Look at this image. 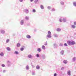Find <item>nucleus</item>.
I'll return each instance as SVG.
<instances>
[{
    "label": "nucleus",
    "instance_id": "23",
    "mask_svg": "<svg viewBox=\"0 0 76 76\" xmlns=\"http://www.w3.org/2000/svg\"><path fill=\"white\" fill-rule=\"evenodd\" d=\"M40 8L41 9H44V6L42 5H40Z\"/></svg>",
    "mask_w": 76,
    "mask_h": 76
},
{
    "label": "nucleus",
    "instance_id": "53",
    "mask_svg": "<svg viewBox=\"0 0 76 76\" xmlns=\"http://www.w3.org/2000/svg\"><path fill=\"white\" fill-rule=\"evenodd\" d=\"M75 76V75H74V76Z\"/></svg>",
    "mask_w": 76,
    "mask_h": 76
},
{
    "label": "nucleus",
    "instance_id": "49",
    "mask_svg": "<svg viewBox=\"0 0 76 76\" xmlns=\"http://www.w3.org/2000/svg\"><path fill=\"white\" fill-rule=\"evenodd\" d=\"M32 67H33V68H34L35 67V66H34L33 65H32Z\"/></svg>",
    "mask_w": 76,
    "mask_h": 76
},
{
    "label": "nucleus",
    "instance_id": "35",
    "mask_svg": "<svg viewBox=\"0 0 76 76\" xmlns=\"http://www.w3.org/2000/svg\"><path fill=\"white\" fill-rule=\"evenodd\" d=\"M59 21L60 22H62V19L61 18H60L59 19Z\"/></svg>",
    "mask_w": 76,
    "mask_h": 76
},
{
    "label": "nucleus",
    "instance_id": "36",
    "mask_svg": "<svg viewBox=\"0 0 76 76\" xmlns=\"http://www.w3.org/2000/svg\"><path fill=\"white\" fill-rule=\"evenodd\" d=\"M60 47H63V45L62 43H60L59 44Z\"/></svg>",
    "mask_w": 76,
    "mask_h": 76
},
{
    "label": "nucleus",
    "instance_id": "24",
    "mask_svg": "<svg viewBox=\"0 0 76 76\" xmlns=\"http://www.w3.org/2000/svg\"><path fill=\"white\" fill-rule=\"evenodd\" d=\"M42 49H43V50H45V47L44 45H42Z\"/></svg>",
    "mask_w": 76,
    "mask_h": 76
},
{
    "label": "nucleus",
    "instance_id": "48",
    "mask_svg": "<svg viewBox=\"0 0 76 76\" xmlns=\"http://www.w3.org/2000/svg\"><path fill=\"white\" fill-rule=\"evenodd\" d=\"M6 72V70H4L3 71V73H5Z\"/></svg>",
    "mask_w": 76,
    "mask_h": 76
},
{
    "label": "nucleus",
    "instance_id": "18",
    "mask_svg": "<svg viewBox=\"0 0 76 76\" xmlns=\"http://www.w3.org/2000/svg\"><path fill=\"white\" fill-rule=\"evenodd\" d=\"M73 4L74 6H75V7H76V2L74 1L73 2Z\"/></svg>",
    "mask_w": 76,
    "mask_h": 76
},
{
    "label": "nucleus",
    "instance_id": "15",
    "mask_svg": "<svg viewBox=\"0 0 76 76\" xmlns=\"http://www.w3.org/2000/svg\"><path fill=\"white\" fill-rule=\"evenodd\" d=\"M63 62L64 64H67V63L68 62L67 60H64Z\"/></svg>",
    "mask_w": 76,
    "mask_h": 76
},
{
    "label": "nucleus",
    "instance_id": "41",
    "mask_svg": "<svg viewBox=\"0 0 76 76\" xmlns=\"http://www.w3.org/2000/svg\"><path fill=\"white\" fill-rule=\"evenodd\" d=\"M32 75H35V72H33L32 73Z\"/></svg>",
    "mask_w": 76,
    "mask_h": 76
},
{
    "label": "nucleus",
    "instance_id": "45",
    "mask_svg": "<svg viewBox=\"0 0 76 76\" xmlns=\"http://www.w3.org/2000/svg\"><path fill=\"white\" fill-rule=\"evenodd\" d=\"M54 76H57V73H55L54 75Z\"/></svg>",
    "mask_w": 76,
    "mask_h": 76
},
{
    "label": "nucleus",
    "instance_id": "47",
    "mask_svg": "<svg viewBox=\"0 0 76 76\" xmlns=\"http://www.w3.org/2000/svg\"><path fill=\"white\" fill-rule=\"evenodd\" d=\"M64 67H62L61 68V70H64Z\"/></svg>",
    "mask_w": 76,
    "mask_h": 76
},
{
    "label": "nucleus",
    "instance_id": "43",
    "mask_svg": "<svg viewBox=\"0 0 76 76\" xmlns=\"http://www.w3.org/2000/svg\"><path fill=\"white\" fill-rule=\"evenodd\" d=\"M45 45H47V41H46V42L45 43Z\"/></svg>",
    "mask_w": 76,
    "mask_h": 76
},
{
    "label": "nucleus",
    "instance_id": "19",
    "mask_svg": "<svg viewBox=\"0 0 76 76\" xmlns=\"http://www.w3.org/2000/svg\"><path fill=\"white\" fill-rule=\"evenodd\" d=\"M37 51L38 52H41V48H38L37 49Z\"/></svg>",
    "mask_w": 76,
    "mask_h": 76
},
{
    "label": "nucleus",
    "instance_id": "11",
    "mask_svg": "<svg viewBox=\"0 0 76 76\" xmlns=\"http://www.w3.org/2000/svg\"><path fill=\"white\" fill-rule=\"evenodd\" d=\"M64 50H61L60 52L61 55H63L64 54Z\"/></svg>",
    "mask_w": 76,
    "mask_h": 76
},
{
    "label": "nucleus",
    "instance_id": "30",
    "mask_svg": "<svg viewBox=\"0 0 76 76\" xmlns=\"http://www.w3.org/2000/svg\"><path fill=\"white\" fill-rule=\"evenodd\" d=\"M36 56L38 58L39 57V54H37L36 55Z\"/></svg>",
    "mask_w": 76,
    "mask_h": 76
},
{
    "label": "nucleus",
    "instance_id": "33",
    "mask_svg": "<svg viewBox=\"0 0 76 76\" xmlns=\"http://www.w3.org/2000/svg\"><path fill=\"white\" fill-rule=\"evenodd\" d=\"M20 51H23L24 50V48H21L20 49Z\"/></svg>",
    "mask_w": 76,
    "mask_h": 76
},
{
    "label": "nucleus",
    "instance_id": "10",
    "mask_svg": "<svg viewBox=\"0 0 76 76\" xmlns=\"http://www.w3.org/2000/svg\"><path fill=\"white\" fill-rule=\"evenodd\" d=\"M1 34H4L5 33V31H4V30H1Z\"/></svg>",
    "mask_w": 76,
    "mask_h": 76
},
{
    "label": "nucleus",
    "instance_id": "21",
    "mask_svg": "<svg viewBox=\"0 0 76 76\" xmlns=\"http://www.w3.org/2000/svg\"><path fill=\"white\" fill-rule=\"evenodd\" d=\"M0 55L1 57H3V56H4V54L3 52H1L0 54Z\"/></svg>",
    "mask_w": 76,
    "mask_h": 76
},
{
    "label": "nucleus",
    "instance_id": "51",
    "mask_svg": "<svg viewBox=\"0 0 76 76\" xmlns=\"http://www.w3.org/2000/svg\"><path fill=\"white\" fill-rule=\"evenodd\" d=\"M34 0H30V1L31 2H32V1H33Z\"/></svg>",
    "mask_w": 76,
    "mask_h": 76
},
{
    "label": "nucleus",
    "instance_id": "46",
    "mask_svg": "<svg viewBox=\"0 0 76 76\" xmlns=\"http://www.w3.org/2000/svg\"><path fill=\"white\" fill-rule=\"evenodd\" d=\"M74 23L75 25H76V22H74Z\"/></svg>",
    "mask_w": 76,
    "mask_h": 76
},
{
    "label": "nucleus",
    "instance_id": "16",
    "mask_svg": "<svg viewBox=\"0 0 76 76\" xmlns=\"http://www.w3.org/2000/svg\"><path fill=\"white\" fill-rule=\"evenodd\" d=\"M26 70H29V66L27 65L26 66Z\"/></svg>",
    "mask_w": 76,
    "mask_h": 76
},
{
    "label": "nucleus",
    "instance_id": "52",
    "mask_svg": "<svg viewBox=\"0 0 76 76\" xmlns=\"http://www.w3.org/2000/svg\"><path fill=\"white\" fill-rule=\"evenodd\" d=\"M34 31H36V30H35V29L34 30Z\"/></svg>",
    "mask_w": 76,
    "mask_h": 76
},
{
    "label": "nucleus",
    "instance_id": "50",
    "mask_svg": "<svg viewBox=\"0 0 76 76\" xmlns=\"http://www.w3.org/2000/svg\"><path fill=\"white\" fill-rule=\"evenodd\" d=\"M19 1L20 2H22V1H23V0H19Z\"/></svg>",
    "mask_w": 76,
    "mask_h": 76
},
{
    "label": "nucleus",
    "instance_id": "12",
    "mask_svg": "<svg viewBox=\"0 0 76 76\" xmlns=\"http://www.w3.org/2000/svg\"><path fill=\"white\" fill-rule=\"evenodd\" d=\"M17 47H20V44L19 43H18L17 44Z\"/></svg>",
    "mask_w": 76,
    "mask_h": 76
},
{
    "label": "nucleus",
    "instance_id": "17",
    "mask_svg": "<svg viewBox=\"0 0 76 76\" xmlns=\"http://www.w3.org/2000/svg\"><path fill=\"white\" fill-rule=\"evenodd\" d=\"M60 3L61 4V5H62V6H63V5L64 4V2L63 1H61L60 2Z\"/></svg>",
    "mask_w": 76,
    "mask_h": 76
},
{
    "label": "nucleus",
    "instance_id": "37",
    "mask_svg": "<svg viewBox=\"0 0 76 76\" xmlns=\"http://www.w3.org/2000/svg\"><path fill=\"white\" fill-rule=\"evenodd\" d=\"M47 8H48V9L49 10H50V9H51V7L48 6L47 7Z\"/></svg>",
    "mask_w": 76,
    "mask_h": 76
},
{
    "label": "nucleus",
    "instance_id": "42",
    "mask_svg": "<svg viewBox=\"0 0 76 76\" xmlns=\"http://www.w3.org/2000/svg\"><path fill=\"white\" fill-rule=\"evenodd\" d=\"M1 66L2 67H5V65L4 64H2L1 65Z\"/></svg>",
    "mask_w": 76,
    "mask_h": 76
},
{
    "label": "nucleus",
    "instance_id": "8",
    "mask_svg": "<svg viewBox=\"0 0 76 76\" xmlns=\"http://www.w3.org/2000/svg\"><path fill=\"white\" fill-rule=\"evenodd\" d=\"M63 21L64 22H66V21H67V18L65 17L63 18Z\"/></svg>",
    "mask_w": 76,
    "mask_h": 76
},
{
    "label": "nucleus",
    "instance_id": "7",
    "mask_svg": "<svg viewBox=\"0 0 76 76\" xmlns=\"http://www.w3.org/2000/svg\"><path fill=\"white\" fill-rule=\"evenodd\" d=\"M27 57L29 58H31V59L33 58V56H32V55H31V54H29L28 55V56H27Z\"/></svg>",
    "mask_w": 76,
    "mask_h": 76
},
{
    "label": "nucleus",
    "instance_id": "22",
    "mask_svg": "<svg viewBox=\"0 0 76 76\" xmlns=\"http://www.w3.org/2000/svg\"><path fill=\"white\" fill-rule=\"evenodd\" d=\"M7 50H8V51H10V50H11V49L9 47H7Z\"/></svg>",
    "mask_w": 76,
    "mask_h": 76
},
{
    "label": "nucleus",
    "instance_id": "39",
    "mask_svg": "<svg viewBox=\"0 0 76 76\" xmlns=\"http://www.w3.org/2000/svg\"><path fill=\"white\" fill-rule=\"evenodd\" d=\"M55 10H55V9L54 8H53L52 9V10H51V11L52 12H53L54 11H55Z\"/></svg>",
    "mask_w": 76,
    "mask_h": 76
},
{
    "label": "nucleus",
    "instance_id": "28",
    "mask_svg": "<svg viewBox=\"0 0 76 76\" xmlns=\"http://www.w3.org/2000/svg\"><path fill=\"white\" fill-rule=\"evenodd\" d=\"M25 19L26 20H29V17L26 16L25 18Z\"/></svg>",
    "mask_w": 76,
    "mask_h": 76
},
{
    "label": "nucleus",
    "instance_id": "32",
    "mask_svg": "<svg viewBox=\"0 0 76 76\" xmlns=\"http://www.w3.org/2000/svg\"><path fill=\"white\" fill-rule=\"evenodd\" d=\"M71 26L73 29H75V25H72Z\"/></svg>",
    "mask_w": 76,
    "mask_h": 76
},
{
    "label": "nucleus",
    "instance_id": "2",
    "mask_svg": "<svg viewBox=\"0 0 76 76\" xmlns=\"http://www.w3.org/2000/svg\"><path fill=\"white\" fill-rule=\"evenodd\" d=\"M48 34L46 36V39H48V38H51L52 37L51 36V32L50 31H49L48 32Z\"/></svg>",
    "mask_w": 76,
    "mask_h": 76
},
{
    "label": "nucleus",
    "instance_id": "1",
    "mask_svg": "<svg viewBox=\"0 0 76 76\" xmlns=\"http://www.w3.org/2000/svg\"><path fill=\"white\" fill-rule=\"evenodd\" d=\"M67 42L69 45H75V41H71L70 40H68L67 41Z\"/></svg>",
    "mask_w": 76,
    "mask_h": 76
},
{
    "label": "nucleus",
    "instance_id": "34",
    "mask_svg": "<svg viewBox=\"0 0 76 76\" xmlns=\"http://www.w3.org/2000/svg\"><path fill=\"white\" fill-rule=\"evenodd\" d=\"M68 46V45H67V44L66 43H65L64 44V46H65V47H67Z\"/></svg>",
    "mask_w": 76,
    "mask_h": 76
},
{
    "label": "nucleus",
    "instance_id": "4",
    "mask_svg": "<svg viewBox=\"0 0 76 76\" xmlns=\"http://www.w3.org/2000/svg\"><path fill=\"white\" fill-rule=\"evenodd\" d=\"M7 64L8 67H10L11 66V64H12V63L10 61H7Z\"/></svg>",
    "mask_w": 76,
    "mask_h": 76
},
{
    "label": "nucleus",
    "instance_id": "38",
    "mask_svg": "<svg viewBox=\"0 0 76 76\" xmlns=\"http://www.w3.org/2000/svg\"><path fill=\"white\" fill-rule=\"evenodd\" d=\"M38 1V0H34V2L35 3H37V2Z\"/></svg>",
    "mask_w": 76,
    "mask_h": 76
},
{
    "label": "nucleus",
    "instance_id": "44",
    "mask_svg": "<svg viewBox=\"0 0 76 76\" xmlns=\"http://www.w3.org/2000/svg\"><path fill=\"white\" fill-rule=\"evenodd\" d=\"M30 25V23H27V26H29Z\"/></svg>",
    "mask_w": 76,
    "mask_h": 76
},
{
    "label": "nucleus",
    "instance_id": "27",
    "mask_svg": "<svg viewBox=\"0 0 76 76\" xmlns=\"http://www.w3.org/2000/svg\"><path fill=\"white\" fill-rule=\"evenodd\" d=\"M76 60V58L75 57H74L72 59V60L73 61H75V60Z\"/></svg>",
    "mask_w": 76,
    "mask_h": 76
},
{
    "label": "nucleus",
    "instance_id": "13",
    "mask_svg": "<svg viewBox=\"0 0 76 76\" xmlns=\"http://www.w3.org/2000/svg\"><path fill=\"white\" fill-rule=\"evenodd\" d=\"M71 72L69 70L67 72V74L69 76H70V75H71Z\"/></svg>",
    "mask_w": 76,
    "mask_h": 76
},
{
    "label": "nucleus",
    "instance_id": "3",
    "mask_svg": "<svg viewBox=\"0 0 76 76\" xmlns=\"http://www.w3.org/2000/svg\"><path fill=\"white\" fill-rule=\"evenodd\" d=\"M45 58H46V56L45 54L42 55L40 56L41 60H44V59H45Z\"/></svg>",
    "mask_w": 76,
    "mask_h": 76
},
{
    "label": "nucleus",
    "instance_id": "40",
    "mask_svg": "<svg viewBox=\"0 0 76 76\" xmlns=\"http://www.w3.org/2000/svg\"><path fill=\"white\" fill-rule=\"evenodd\" d=\"M9 42V39H7L6 40V43H8V42Z\"/></svg>",
    "mask_w": 76,
    "mask_h": 76
},
{
    "label": "nucleus",
    "instance_id": "5",
    "mask_svg": "<svg viewBox=\"0 0 76 76\" xmlns=\"http://www.w3.org/2000/svg\"><path fill=\"white\" fill-rule=\"evenodd\" d=\"M25 22V20H21L20 22V24L21 25H24Z\"/></svg>",
    "mask_w": 76,
    "mask_h": 76
},
{
    "label": "nucleus",
    "instance_id": "9",
    "mask_svg": "<svg viewBox=\"0 0 76 76\" xmlns=\"http://www.w3.org/2000/svg\"><path fill=\"white\" fill-rule=\"evenodd\" d=\"M26 37L28 39H30L31 38V36L29 35H27L26 36Z\"/></svg>",
    "mask_w": 76,
    "mask_h": 76
},
{
    "label": "nucleus",
    "instance_id": "29",
    "mask_svg": "<svg viewBox=\"0 0 76 76\" xmlns=\"http://www.w3.org/2000/svg\"><path fill=\"white\" fill-rule=\"evenodd\" d=\"M53 36H54V37H58V35L57 34H53Z\"/></svg>",
    "mask_w": 76,
    "mask_h": 76
},
{
    "label": "nucleus",
    "instance_id": "20",
    "mask_svg": "<svg viewBox=\"0 0 76 76\" xmlns=\"http://www.w3.org/2000/svg\"><path fill=\"white\" fill-rule=\"evenodd\" d=\"M36 69L37 70H39L40 69V66L39 65H37L36 66Z\"/></svg>",
    "mask_w": 76,
    "mask_h": 76
},
{
    "label": "nucleus",
    "instance_id": "6",
    "mask_svg": "<svg viewBox=\"0 0 76 76\" xmlns=\"http://www.w3.org/2000/svg\"><path fill=\"white\" fill-rule=\"evenodd\" d=\"M24 12H25L26 14H28V13L29 12V10L26 9L24 10Z\"/></svg>",
    "mask_w": 76,
    "mask_h": 76
},
{
    "label": "nucleus",
    "instance_id": "14",
    "mask_svg": "<svg viewBox=\"0 0 76 76\" xmlns=\"http://www.w3.org/2000/svg\"><path fill=\"white\" fill-rule=\"evenodd\" d=\"M61 28H57L56 29V31L57 32H60V31H61Z\"/></svg>",
    "mask_w": 76,
    "mask_h": 76
},
{
    "label": "nucleus",
    "instance_id": "26",
    "mask_svg": "<svg viewBox=\"0 0 76 76\" xmlns=\"http://www.w3.org/2000/svg\"><path fill=\"white\" fill-rule=\"evenodd\" d=\"M14 53L15 54H19V52L18 51H15Z\"/></svg>",
    "mask_w": 76,
    "mask_h": 76
},
{
    "label": "nucleus",
    "instance_id": "25",
    "mask_svg": "<svg viewBox=\"0 0 76 76\" xmlns=\"http://www.w3.org/2000/svg\"><path fill=\"white\" fill-rule=\"evenodd\" d=\"M53 46H54V48H56L57 47V44H56V43H54L53 44Z\"/></svg>",
    "mask_w": 76,
    "mask_h": 76
},
{
    "label": "nucleus",
    "instance_id": "31",
    "mask_svg": "<svg viewBox=\"0 0 76 76\" xmlns=\"http://www.w3.org/2000/svg\"><path fill=\"white\" fill-rule=\"evenodd\" d=\"M32 12H33V13H35V12H36V10H35L34 9H33Z\"/></svg>",
    "mask_w": 76,
    "mask_h": 76
}]
</instances>
